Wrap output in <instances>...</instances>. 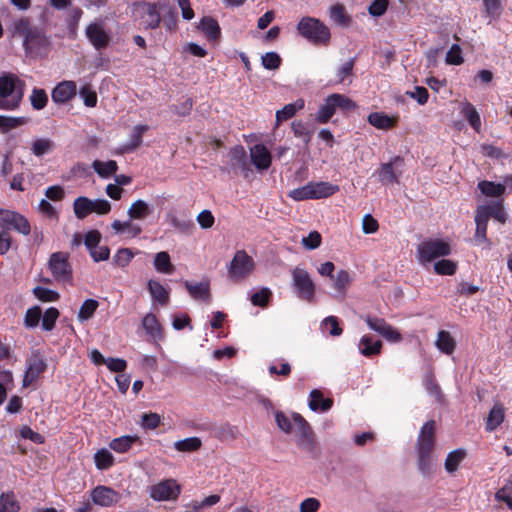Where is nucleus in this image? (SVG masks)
I'll use <instances>...</instances> for the list:
<instances>
[{"mask_svg": "<svg viewBox=\"0 0 512 512\" xmlns=\"http://www.w3.org/2000/svg\"><path fill=\"white\" fill-rule=\"evenodd\" d=\"M73 211L77 219H85L92 213V200L85 196L76 198L73 202Z\"/></svg>", "mask_w": 512, "mask_h": 512, "instance_id": "39", "label": "nucleus"}, {"mask_svg": "<svg viewBox=\"0 0 512 512\" xmlns=\"http://www.w3.org/2000/svg\"><path fill=\"white\" fill-rule=\"evenodd\" d=\"M14 34L23 38L26 55L45 57L51 49V40L46 26L34 25L28 17H21L13 23Z\"/></svg>", "mask_w": 512, "mask_h": 512, "instance_id": "1", "label": "nucleus"}, {"mask_svg": "<svg viewBox=\"0 0 512 512\" xmlns=\"http://www.w3.org/2000/svg\"><path fill=\"white\" fill-rule=\"evenodd\" d=\"M297 31L300 36L314 45L327 46L331 39L329 28L319 19L310 16L300 19L297 24Z\"/></svg>", "mask_w": 512, "mask_h": 512, "instance_id": "3", "label": "nucleus"}, {"mask_svg": "<svg viewBox=\"0 0 512 512\" xmlns=\"http://www.w3.org/2000/svg\"><path fill=\"white\" fill-rule=\"evenodd\" d=\"M184 286L193 299L206 303L211 302L210 282L208 280L200 283H191L186 280L184 281Z\"/></svg>", "mask_w": 512, "mask_h": 512, "instance_id": "22", "label": "nucleus"}, {"mask_svg": "<svg viewBox=\"0 0 512 512\" xmlns=\"http://www.w3.org/2000/svg\"><path fill=\"white\" fill-rule=\"evenodd\" d=\"M291 129L296 138L302 139L307 145L313 136L314 129L310 128L309 125L301 120L293 121Z\"/></svg>", "mask_w": 512, "mask_h": 512, "instance_id": "40", "label": "nucleus"}, {"mask_svg": "<svg viewBox=\"0 0 512 512\" xmlns=\"http://www.w3.org/2000/svg\"><path fill=\"white\" fill-rule=\"evenodd\" d=\"M92 168L99 177L107 179L115 175L118 171V164L115 160H108L106 162L101 160H94Z\"/></svg>", "mask_w": 512, "mask_h": 512, "instance_id": "34", "label": "nucleus"}, {"mask_svg": "<svg viewBox=\"0 0 512 512\" xmlns=\"http://www.w3.org/2000/svg\"><path fill=\"white\" fill-rule=\"evenodd\" d=\"M262 65L267 70H276L280 67L282 59L276 52H267L262 56Z\"/></svg>", "mask_w": 512, "mask_h": 512, "instance_id": "64", "label": "nucleus"}, {"mask_svg": "<svg viewBox=\"0 0 512 512\" xmlns=\"http://www.w3.org/2000/svg\"><path fill=\"white\" fill-rule=\"evenodd\" d=\"M457 268V262L450 259H441L434 263V271L438 275L452 276Z\"/></svg>", "mask_w": 512, "mask_h": 512, "instance_id": "54", "label": "nucleus"}, {"mask_svg": "<svg viewBox=\"0 0 512 512\" xmlns=\"http://www.w3.org/2000/svg\"><path fill=\"white\" fill-rule=\"evenodd\" d=\"M25 86V82L16 74L2 73L0 75V110H18L24 98Z\"/></svg>", "mask_w": 512, "mask_h": 512, "instance_id": "2", "label": "nucleus"}, {"mask_svg": "<svg viewBox=\"0 0 512 512\" xmlns=\"http://www.w3.org/2000/svg\"><path fill=\"white\" fill-rule=\"evenodd\" d=\"M77 93V87L74 81H62L58 83L52 90V101L57 104H65L70 101Z\"/></svg>", "mask_w": 512, "mask_h": 512, "instance_id": "18", "label": "nucleus"}, {"mask_svg": "<svg viewBox=\"0 0 512 512\" xmlns=\"http://www.w3.org/2000/svg\"><path fill=\"white\" fill-rule=\"evenodd\" d=\"M504 417V408L501 405H494L486 420V430L492 432L497 429L503 423Z\"/></svg>", "mask_w": 512, "mask_h": 512, "instance_id": "36", "label": "nucleus"}, {"mask_svg": "<svg viewBox=\"0 0 512 512\" xmlns=\"http://www.w3.org/2000/svg\"><path fill=\"white\" fill-rule=\"evenodd\" d=\"M229 164L232 170H241L245 174L250 171L247 153L242 145L231 147L228 152Z\"/></svg>", "mask_w": 512, "mask_h": 512, "instance_id": "19", "label": "nucleus"}, {"mask_svg": "<svg viewBox=\"0 0 512 512\" xmlns=\"http://www.w3.org/2000/svg\"><path fill=\"white\" fill-rule=\"evenodd\" d=\"M181 493V486L175 479H165L149 487V495L155 501L176 500Z\"/></svg>", "mask_w": 512, "mask_h": 512, "instance_id": "10", "label": "nucleus"}, {"mask_svg": "<svg viewBox=\"0 0 512 512\" xmlns=\"http://www.w3.org/2000/svg\"><path fill=\"white\" fill-rule=\"evenodd\" d=\"M85 35L96 50L105 49L110 43V35L100 23H90L85 29Z\"/></svg>", "mask_w": 512, "mask_h": 512, "instance_id": "17", "label": "nucleus"}, {"mask_svg": "<svg viewBox=\"0 0 512 512\" xmlns=\"http://www.w3.org/2000/svg\"><path fill=\"white\" fill-rule=\"evenodd\" d=\"M220 501V496L213 494L204 498L202 501L193 500L185 505V512H201L204 508L213 506Z\"/></svg>", "mask_w": 512, "mask_h": 512, "instance_id": "46", "label": "nucleus"}, {"mask_svg": "<svg viewBox=\"0 0 512 512\" xmlns=\"http://www.w3.org/2000/svg\"><path fill=\"white\" fill-rule=\"evenodd\" d=\"M436 347L441 352L450 355L456 348V342L448 331L441 330L438 332Z\"/></svg>", "mask_w": 512, "mask_h": 512, "instance_id": "37", "label": "nucleus"}, {"mask_svg": "<svg viewBox=\"0 0 512 512\" xmlns=\"http://www.w3.org/2000/svg\"><path fill=\"white\" fill-rule=\"evenodd\" d=\"M20 503L13 491L0 494V512H18Z\"/></svg>", "mask_w": 512, "mask_h": 512, "instance_id": "38", "label": "nucleus"}, {"mask_svg": "<svg viewBox=\"0 0 512 512\" xmlns=\"http://www.w3.org/2000/svg\"><path fill=\"white\" fill-rule=\"evenodd\" d=\"M90 497L95 505L101 507H111L120 501L121 494L114 490L112 487L98 485L91 490Z\"/></svg>", "mask_w": 512, "mask_h": 512, "instance_id": "13", "label": "nucleus"}, {"mask_svg": "<svg viewBox=\"0 0 512 512\" xmlns=\"http://www.w3.org/2000/svg\"><path fill=\"white\" fill-rule=\"evenodd\" d=\"M466 451L464 449H456L450 452L445 460V469L449 473L457 471L460 463L465 459Z\"/></svg>", "mask_w": 512, "mask_h": 512, "instance_id": "48", "label": "nucleus"}, {"mask_svg": "<svg viewBox=\"0 0 512 512\" xmlns=\"http://www.w3.org/2000/svg\"><path fill=\"white\" fill-rule=\"evenodd\" d=\"M133 15L145 30L157 29L162 21L157 4L147 1L135 2L133 4Z\"/></svg>", "mask_w": 512, "mask_h": 512, "instance_id": "6", "label": "nucleus"}, {"mask_svg": "<svg viewBox=\"0 0 512 512\" xmlns=\"http://www.w3.org/2000/svg\"><path fill=\"white\" fill-rule=\"evenodd\" d=\"M436 423L427 421L420 429L416 442L417 453H433L435 447Z\"/></svg>", "mask_w": 512, "mask_h": 512, "instance_id": "15", "label": "nucleus"}, {"mask_svg": "<svg viewBox=\"0 0 512 512\" xmlns=\"http://www.w3.org/2000/svg\"><path fill=\"white\" fill-rule=\"evenodd\" d=\"M254 267L253 258L245 250H238L230 262L228 276L234 282L241 281L253 272Z\"/></svg>", "mask_w": 512, "mask_h": 512, "instance_id": "9", "label": "nucleus"}, {"mask_svg": "<svg viewBox=\"0 0 512 512\" xmlns=\"http://www.w3.org/2000/svg\"><path fill=\"white\" fill-rule=\"evenodd\" d=\"M291 287L301 301L316 302V284L307 269L296 266L291 271Z\"/></svg>", "mask_w": 512, "mask_h": 512, "instance_id": "5", "label": "nucleus"}, {"mask_svg": "<svg viewBox=\"0 0 512 512\" xmlns=\"http://www.w3.org/2000/svg\"><path fill=\"white\" fill-rule=\"evenodd\" d=\"M42 316V310L39 306H33L29 308L24 317V325L27 328H34L39 324Z\"/></svg>", "mask_w": 512, "mask_h": 512, "instance_id": "59", "label": "nucleus"}, {"mask_svg": "<svg viewBox=\"0 0 512 512\" xmlns=\"http://www.w3.org/2000/svg\"><path fill=\"white\" fill-rule=\"evenodd\" d=\"M305 107L303 98H298L295 102L286 104L281 110L276 112V125L294 117L296 113Z\"/></svg>", "mask_w": 512, "mask_h": 512, "instance_id": "28", "label": "nucleus"}, {"mask_svg": "<svg viewBox=\"0 0 512 512\" xmlns=\"http://www.w3.org/2000/svg\"><path fill=\"white\" fill-rule=\"evenodd\" d=\"M478 188L487 197H500L505 192V185L483 180L478 183Z\"/></svg>", "mask_w": 512, "mask_h": 512, "instance_id": "41", "label": "nucleus"}, {"mask_svg": "<svg viewBox=\"0 0 512 512\" xmlns=\"http://www.w3.org/2000/svg\"><path fill=\"white\" fill-rule=\"evenodd\" d=\"M134 257V253L129 248H121L119 249L116 254L113 256V262L118 267H126L129 265L131 260Z\"/></svg>", "mask_w": 512, "mask_h": 512, "instance_id": "61", "label": "nucleus"}, {"mask_svg": "<svg viewBox=\"0 0 512 512\" xmlns=\"http://www.w3.org/2000/svg\"><path fill=\"white\" fill-rule=\"evenodd\" d=\"M272 296V291L267 287H263L259 291L251 294L250 301L254 306L266 308L269 305Z\"/></svg>", "mask_w": 512, "mask_h": 512, "instance_id": "51", "label": "nucleus"}, {"mask_svg": "<svg viewBox=\"0 0 512 512\" xmlns=\"http://www.w3.org/2000/svg\"><path fill=\"white\" fill-rule=\"evenodd\" d=\"M398 116H389L384 112H372L368 115L367 121L379 130H391L398 124Z\"/></svg>", "mask_w": 512, "mask_h": 512, "instance_id": "21", "label": "nucleus"}, {"mask_svg": "<svg viewBox=\"0 0 512 512\" xmlns=\"http://www.w3.org/2000/svg\"><path fill=\"white\" fill-rule=\"evenodd\" d=\"M47 266L51 275L57 282L72 284L73 271L67 252L58 251L52 253Z\"/></svg>", "mask_w": 512, "mask_h": 512, "instance_id": "7", "label": "nucleus"}, {"mask_svg": "<svg viewBox=\"0 0 512 512\" xmlns=\"http://www.w3.org/2000/svg\"><path fill=\"white\" fill-rule=\"evenodd\" d=\"M60 313L57 308L50 307L48 308L42 317V328L45 331H51L55 327V323L59 317Z\"/></svg>", "mask_w": 512, "mask_h": 512, "instance_id": "58", "label": "nucleus"}, {"mask_svg": "<svg viewBox=\"0 0 512 512\" xmlns=\"http://www.w3.org/2000/svg\"><path fill=\"white\" fill-rule=\"evenodd\" d=\"M138 441H140L138 435H124L112 439L109 443V447L117 453H126L132 448L133 444Z\"/></svg>", "mask_w": 512, "mask_h": 512, "instance_id": "31", "label": "nucleus"}, {"mask_svg": "<svg viewBox=\"0 0 512 512\" xmlns=\"http://www.w3.org/2000/svg\"><path fill=\"white\" fill-rule=\"evenodd\" d=\"M26 364L27 368L22 381L24 388L33 384L47 368L45 360L39 353H33L27 359Z\"/></svg>", "mask_w": 512, "mask_h": 512, "instance_id": "14", "label": "nucleus"}, {"mask_svg": "<svg viewBox=\"0 0 512 512\" xmlns=\"http://www.w3.org/2000/svg\"><path fill=\"white\" fill-rule=\"evenodd\" d=\"M151 213L149 205L143 200L133 202L127 211L132 220H143Z\"/></svg>", "mask_w": 512, "mask_h": 512, "instance_id": "42", "label": "nucleus"}, {"mask_svg": "<svg viewBox=\"0 0 512 512\" xmlns=\"http://www.w3.org/2000/svg\"><path fill=\"white\" fill-rule=\"evenodd\" d=\"M477 209L482 213L486 214V219L489 221L490 218L504 224L508 220V215L504 210L502 202H494L492 204L478 206Z\"/></svg>", "mask_w": 512, "mask_h": 512, "instance_id": "26", "label": "nucleus"}, {"mask_svg": "<svg viewBox=\"0 0 512 512\" xmlns=\"http://www.w3.org/2000/svg\"><path fill=\"white\" fill-rule=\"evenodd\" d=\"M197 28L202 31L209 41H216L221 36V29L216 19L211 16L201 18Z\"/></svg>", "mask_w": 512, "mask_h": 512, "instance_id": "27", "label": "nucleus"}, {"mask_svg": "<svg viewBox=\"0 0 512 512\" xmlns=\"http://www.w3.org/2000/svg\"><path fill=\"white\" fill-rule=\"evenodd\" d=\"M79 94H80L81 98L83 99L85 106L90 107V108L96 106L97 94L91 88V86L89 84L83 85L79 90Z\"/></svg>", "mask_w": 512, "mask_h": 512, "instance_id": "63", "label": "nucleus"}, {"mask_svg": "<svg viewBox=\"0 0 512 512\" xmlns=\"http://www.w3.org/2000/svg\"><path fill=\"white\" fill-rule=\"evenodd\" d=\"M33 293L35 297L42 302H55L60 297L58 292L40 286L35 287Z\"/></svg>", "mask_w": 512, "mask_h": 512, "instance_id": "60", "label": "nucleus"}, {"mask_svg": "<svg viewBox=\"0 0 512 512\" xmlns=\"http://www.w3.org/2000/svg\"><path fill=\"white\" fill-rule=\"evenodd\" d=\"M0 226L3 230L14 229L23 235H29L31 232V226L26 217L7 209H0Z\"/></svg>", "mask_w": 512, "mask_h": 512, "instance_id": "11", "label": "nucleus"}, {"mask_svg": "<svg viewBox=\"0 0 512 512\" xmlns=\"http://www.w3.org/2000/svg\"><path fill=\"white\" fill-rule=\"evenodd\" d=\"M99 307V302L95 299H86L78 312V320L80 322L87 321L91 319Z\"/></svg>", "mask_w": 512, "mask_h": 512, "instance_id": "53", "label": "nucleus"}, {"mask_svg": "<svg viewBox=\"0 0 512 512\" xmlns=\"http://www.w3.org/2000/svg\"><path fill=\"white\" fill-rule=\"evenodd\" d=\"M148 291L154 301L159 303L162 306H166L169 302V290L165 288L159 281L157 280H149L147 283Z\"/></svg>", "mask_w": 512, "mask_h": 512, "instance_id": "29", "label": "nucleus"}, {"mask_svg": "<svg viewBox=\"0 0 512 512\" xmlns=\"http://www.w3.org/2000/svg\"><path fill=\"white\" fill-rule=\"evenodd\" d=\"M418 258L421 263H429L451 254V245L442 239L425 240L418 245Z\"/></svg>", "mask_w": 512, "mask_h": 512, "instance_id": "8", "label": "nucleus"}, {"mask_svg": "<svg viewBox=\"0 0 512 512\" xmlns=\"http://www.w3.org/2000/svg\"><path fill=\"white\" fill-rule=\"evenodd\" d=\"M250 158L256 169L260 171L267 170L271 166V153L264 144H255L251 147Z\"/></svg>", "mask_w": 512, "mask_h": 512, "instance_id": "20", "label": "nucleus"}, {"mask_svg": "<svg viewBox=\"0 0 512 512\" xmlns=\"http://www.w3.org/2000/svg\"><path fill=\"white\" fill-rule=\"evenodd\" d=\"M292 420L298 437L297 444L312 451L314 449V433L311 426L299 413H293Z\"/></svg>", "mask_w": 512, "mask_h": 512, "instance_id": "12", "label": "nucleus"}, {"mask_svg": "<svg viewBox=\"0 0 512 512\" xmlns=\"http://www.w3.org/2000/svg\"><path fill=\"white\" fill-rule=\"evenodd\" d=\"M29 118L25 116L0 115V133L7 134L10 131L26 125Z\"/></svg>", "mask_w": 512, "mask_h": 512, "instance_id": "30", "label": "nucleus"}, {"mask_svg": "<svg viewBox=\"0 0 512 512\" xmlns=\"http://www.w3.org/2000/svg\"><path fill=\"white\" fill-rule=\"evenodd\" d=\"M382 349V342L380 340H373L371 336L364 335L359 342V350L362 355L372 357L380 354Z\"/></svg>", "mask_w": 512, "mask_h": 512, "instance_id": "33", "label": "nucleus"}, {"mask_svg": "<svg viewBox=\"0 0 512 512\" xmlns=\"http://www.w3.org/2000/svg\"><path fill=\"white\" fill-rule=\"evenodd\" d=\"M463 114L465 119L471 125V127L476 131L480 132L481 129V118L476 110V108L470 103L466 102L463 106Z\"/></svg>", "mask_w": 512, "mask_h": 512, "instance_id": "50", "label": "nucleus"}, {"mask_svg": "<svg viewBox=\"0 0 512 512\" xmlns=\"http://www.w3.org/2000/svg\"><path fill=\"white\" fill-rule=\"evenodd\" d=\"M475 234H474V240L476 244H482L485 243L487 248H491L492 242L487 237V227H488V220L486 219V214L482 215V213L476 209L475 211Z\"/></svg>", "mask_w": 512, "mask_h": 512, "instance_id": "25", "label": "nucleus"}, {"mask_svg": "<svg viewBox=\"0 0 512 512\" xmlns=\"http://www.w3.org/2000/svg\"><path fill=\"white\" fill-rule=\"evenodd\" d=\"M147 125H136L132 130L131 141L127 146L128 150H134L142 144L143 134L148 130Z\"/></svg>", "mask_w": 512, "mask_h": 512, "instance_id": "62", "label": "nucleus"}, {"mask_svg": "<svg viewBox=\"0 0 512 512\" xmlns=\"http://www.w3.org/2000/svg\"><path fill=\"white\" fill-rule=\"evenodd\" d=\"M418 469L421 474L428 476L433 472V456L432 453H417Z\"/></svg>", "mask_w": 512, "mask_h": 512, "instance_id": "56", "label": "nucleus"}, {"mask_svg": "<svg viewBox=\"0 0 512 512\" xmlns=\"http://www.w3.org/2000/svg\"><path fill=\"white\" fill-rule=\"evenodd\" d=\"M154 268L157 272L163 274H172L175 270L174 265L171 262V258L168 252H158L153 261Z\"/></svg>", "mask_w": 512, "mask_h": 512, "instance_id": "35", "label": "nucleus"}, {"mask_svg": "<svg viewBox=\"0 0 512 512\" xmlns=\"http://www.w3.org/2000/svg\"><path fill=\"white\" fill-rule=\"evenodd\" d=\"M142 327L154 341H160L163 339V327L153 313H147L143 317Z\"/></svg>", "mask_w": 512, "mask_h": 512, "instance_id": "24", "label": "nucleus"}, {"mask_svg": "<svg viewBox=\"0 0 512 512\" xmlns=\"http://www.w3.org/2000/svg\"><path fill=\"white\" fill-rule=\"evenodd\" d=\"M340 190L339 185L326 181H310L306 185L293 189L288 196L295 201L328 198Z\"/></svg>", "mask_w": 512, "mask_h": 512, "instance_id": "4", "label": "nucleus"}, {"mask_svg": "<svg viewBox=\"0 0 512 512\" xmlns=\"http://www.w3.org/2000/svg\"><path fill=\"white\" fill-rule=\"evenodd\" d=\"M333 405V400L330 398H324L323 393L318 390L314 389L310 392V401H309V408L312 411H322L326 412L328 411Z\"/></svg>", "mask_w": 512, "mask_h": 512, "instance_id": "32", "label": "nucleus"}, {"mask_svg": "<svg viewBox=\"0 0 512 512\" xmlns=\"http://www.w3.org/2000/svg\"><path fill=\"white\" fill-rule=\"evenodd\" d=\"M201 446L202 441L199 437H189L174 443V448L179 452H194Z\"/></svg>", "mask_w": 512, "mask_h": 512, "instance_id": "52", "label": "nucleus"}, {"mask_svg": "<svg viewBox=\"0 0 512 512\" xmlns=\"http://www.w3.org/2000/svg\"><path fill=\"white\" fill-rule=\"evenodd\" d=\"M29 100L34 110H42L47 106L48 94L43 88L34 87L29 96Z\"/></svg>", "mask_w": 512, "mask_h": 512, "instance_id": "49", "label": "nucleus"}, {"mask_svg": "<svg viewBox=\"0 0 512 512\" xmlns=\"http://www.w3.org/2000/svg\"><path fill=\"white\" fill-rule=\"evenodd\" d=\"M330 97L331 101L334 103L335 109H339L343 113H349L357 108L356 102L344 94L333 93Z\"/></svg>", "mask_w": 512, "mask_h": 512, "instance_id": "45", "label": "nucleus"}, {"mask_svg": "<svg viewBox=\"0 0 512 512\" xmlns=\"http://www.w3.org/2000/svg\"><path fill=\"white\" fill-rule=\"evenodd\" d=\"M330 17L340 25H347L350 21L349 16L346 14L344 5L337 3L330 7Z\"/></svg>", "mask_w": 512, "mask_h": 512, "instance_id": "57", "label": "nucleus"}, {"mask_svg": "<svg viewBox=\"0 0 512 512\" xmlns=\"http://www.w3.org/2000/svg\"><path fill=\"white\" fill-rule=\"evenodd\" d=\"M354 66H355V58H351L345 63H343L337 70V82L344 84L347 79H349L348 83L350 84L352 80L350 79L354 75Z\"/></svg>", "mask_w": 512, "mask_h": 512, "instance_id": "55", "label": "nucleus"}, {"mask_svg": "<svg viewBox=\"0 0 512 512\" xmlns=\"http://www.w3.org/2000/svg\"><path fill=\"white\" fill-rule=\"evenodd\" d=\"M402 158L396 156L393 161L388 163H383L378 170L379 180L383 184H392L398 183L401 172H397L394 168V165L397 163H402Z\"/></svg>", "mask_w": 512, "mask_h": 512, "instance_id": "23", "label": "nucleus"}, {"mask_svg": "<svg viewBox=\"0 0 512 512\" xmlns=\"http://www.w3.org/2000/svg\"><path fill=\"white\" fill-rule=\"evenodd\" d=\"M94 462L98 470H108L114 465L115 459L109 450L102 448L94 454Z\"/></svg>", "mask_w": 512, "mask_h": 512, "instance_id": "43", "label": "nucleus"}, {"mask_svg": "<svg viewBox=\"0 0 512 512\" xmlns=\"http://www.w3.org/2000/svg\"><path fill=\"white\" fill-rule=\"evenodd\" d=\"M54 148L55 143L49 138H37L31 145V151L37 157L50 153Z\"/></svg>", "mask_w": 512, "mask_h": 512, "instance_id": "47", "label": "nucleus"}, {"mask_svg": "<svg viewBox=\"0 0 512 512\" xmlns=\"http://www.w3.org/2000/svg\"><path fill=\"white\" fill-rule=\"evenodd\" d=\"M365 322L371 330L379 333L391 342H400L402 340V335L383 318L367 315Z\"/></svg>", "mask_w": 512, "mask_h": 512, "instance_id": "16", "label": "nucleus"}, {"mask_svg": "<svg viewBox=\"0 0 512 512\" xmlns=\"http://www.w3.org/2000/svg\"><path fill=\"white\" fill-rule=\"evenodd\" d=\"M336 109L330 95L325 99L324 103L319 107L315 120L320 124H325L335 114Z\"/></svg>", "mask_w": 512, "mask_h": 512, "instance_id": "44", "label": "nucleus"}]
</instances>
